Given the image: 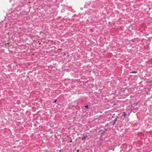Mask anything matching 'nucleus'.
<instances>
[{
	"label": "nucleus",
	"mask_w": 152,
	"mask_h": 152,
	"mask_svg": "<svg viewBox=\"0 0 152 152\" xmlns=\"http://www.w3.org/2000/svg\"><path fill=\"white\" fill-rule=\"evenodd\" d=\"M79 150H77V152H79Z\"/></svg>",
	"instance_id": "423d86ee"
},
{
	"label": "nucleus",
	"mask_w": 152,
	"mask_h": 152,
	"mask_svg": "<svg viewBox=\"0 0 152 152\" xmlns=\"http://www.w3.org/2000/svg\"><path fill=\"white\" fill-rule=\"evenodd\" d=\"M56 102H57V99H55L54 102V103H56Z\"/></svg>",
	"instance_id": "7ed1b4c3"
},
{
	"label": "nucleus",
	"mask_w": 152,
	"mask_h": 152,
	"mask_svg": "<svg viewBox=\"0 0 152 152\" xmlns=\"http://www.w3.org/2000/svg\"><path fill=\"white\" fill-rule=\"evenodd\" d=\"M124 116L125 117L126 116V114L125 113V112H124Z\"/></svg>",
	"instance_id": "39448f33"
},
{
	"label": "nucleus",
	"mask_w": 152,
	"mask_h": 152,
	"mask_svg": "<svg viewBox=\"0 0 152 152\" xmlns=\"http://www.w3.org/2000/svg\"><path fill=\"white\" fill-rule=\"evenodd\" d=\"M86 137L85 136H84L83 137H82V139L83 140H85L86 139Z\"/></svg>",
	"instance_id": "f03ea898"
},
{
	"label": "nucleus",
	"mask_w": 152,
	"mask_h": 152,
	"mask_svg": "<svg viewBox=\"0 0 152 152\" xmlns=\"http://www.w3.org/2000/svg\"><path fill=\"white\" fill-rule=\"evenodd\" d=\"M85 107L86 108H88V105H86L85 106Z\"/></svg>",
	"instance_id": "20e7f679"
},
{
	"label": "nucleus",
	"mask_w": 152,
	"mask_h": 152,
	"mask_svg": "<svg viewBox=\"0 0 152 152\" xmlns=\"http://www.w3.org/2000/svg\"><path fill=\"white\" fill-rule=\"evenodd\" d=\"M137 72V71H132V72H130L131 73H136Z\"/></svg>",
	"instance_id": "f257e3e1"
}]
</instances>
